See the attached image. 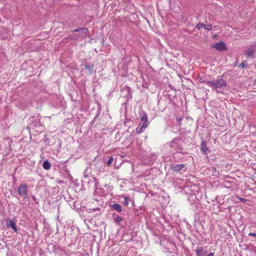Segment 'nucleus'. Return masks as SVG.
Instances as JSON below:
<instances>
[{
	"label": "nucleus",
	"instance_id": "1",
	"mask_svg": "<svg viewBox=\"0 0 256 256\" xmlns=\"http://www.w3.org/2000/svg\"><path fill=\"white\" fill-rule=\"evenodd\" d=\"M17 191L23 199H26L28 198V186L26 184H21L18 186Z\"/></svg>",
	"mask_w": 256,
	"mask_h": 256
},
{
	"label": "nucleus",
	"instance_id": "2",
	"mask_svg": "<svg viewBox=\"0 0 256 256\" xmlns=\"http://www.w3.org/2000/svg\"><path fill=\"white\" fill-rule=\"evenodd\" d=\"M211 47L220 52L226 51L228 50L226 44L222 42H216L215 44L212 45Z\"/></svg>",
	"mask_w": 256,
	"mask_h": 256
},
{
	"label": "nucleus",
	"instance_id": "3",
	"mask_svg": "<svg viewBox=\"0 0 256 256\" xmlns=\"http://www.w3.org/2000/svg\"><path fill=\"white\" fill-rule=\"evenodd\" d=\"M72 32H78L80 36H76V38H82L84 36L88 35V30L87 28H79L72 31Z\"/></svg>",
	"mask_w": 256,
	"mask_h": 256
},
{
	"label": "nucleus",
	"instance_id": "4",
	"mask_svg": "<svg viewBox=\"0 0 256 256\" xmlns=\"http://www.w3.org/2000/svg\"><path fill=\"white\" fill-rule=\"evenodd\" d=\"M170 146L172 148H174L176 150L177 153L181 152L184 149L182 146L178 144L174 140L170 143Z\"/></svg>",
	"mask_w": 256,
	"mask_h": 256
},
{
	"label": "nucleus",
	"instance_id": "5",
	"mask_svg": "<svg viewBox=\"0 0 256 256\" xmlns=\"http://www.w3.org/2000/svg\"><path fill=\"white\" fill-rule=\"evenodd\" d=\"M215 83L216 84V89L226 86V84L223 78H219L215 80Z\"/></svg>",
	"mask_w": 256,
	"mask_h": 256
},
{
	"label": "nucleus",
	"instance_id": "6",
	"mask_svg": "<svg viewBox=\"0 0 256 256\" xmlns=\"http://www.w3.org/2000/svg\"><path fill=\"white\" fill-rule=\"evenodd\" d=\"M85 69H86L88 72V74H92L94 72H95L94 70V66L93 64H90L86 62L84 64Z\"/></svg>",
	"mask_w": 256,
	"mask_h": 256
},
{
	"label": "nucleus",
	"instance_id": "7",
	"mask_svg": "<svg viewBox=\"0 0 256 256\" xmlns=\"http://www.w3.org/2000/svg\"><path fill=\"white\" fill-rule=\"evenodd\" d=\"M196 256H206L208 254L207 251L201 246L198 247L196 250Z\"/></svg>",
	"mask_w": 256,
	"mask_h": 256
},
{
	"label": "nucleus",
	"instance_id": "8",
	"mask_svg": "<svg viewBox=\"0 0 256 256\" xmlns=\"http://www.w3.org/2000/svg\"><path fill=\"white\" fill-rule=\"evenodd\" d=\"M184 166L185 165L184 164H176L172 166H171V169L174 172H179L184 168Z\"/></svg>",
	"mask_w": 256,
	"mask_h": 256
},
{
	"label": "nucleus",
	"instance_id": "9",
	"mask_svg": "<svg viewBox=\"0 0 256 256\" xmlns=\"http://www.w3.org/2000/svg\"><path fill=\"white\" fill-rule=\"evenodd\" d=\"M140 120L143 122V124L146 123V126H148V115L144 111H142L140 113Z\"/></svg>",
	"mask_w": 256,
	"mask_h": 256
},
{
	"label": "nucleus",
	"instance_id": "10",
	"mask_svg": "<svg viewBox=\"0 0 256 256\" xmlns=\"http://www.w3.org/2000/svg\"><path fill=\"white\" fill-rule=\"evenodd\" d=\"M6 226L8 227L10 226L16 232H17L18 228L15 222L12 220H10L6 222Z\"/></svg>",
	"mask_w": 256,
	"mask_h": 256
},
{
	"label": "nucleus",
	"instance_id": "11",
	"mask_svg": "<svg viewBox=\"0 0 256 256\" xmlns=\"http://www.w3.org/2000/svg\"><path fill=\"white\" fill-rule=\"evenodd\" d=\"M147 126H146V123L143 124L142 126H139L136 128V131L137 133L140 134V133L142 132Z\"/></svg>",
	"mask_w": 256,
	"mask_h": 256
},
{
	"label": "nucleus",
	"instance_id": "12",
	"mask_svg": "<svg viewBox=\"0 0 256 256\" xmlns=\"http://www.w3.org/2000/svg\"><path fill=\"white\" fill-rule=\"evenodd\" d=\"M254 54V50L252 48H248L244 53V55L246 58L252 57Z\"/></svg>",
	"mask_w": 256,
	"mask_h": 256
},
{
	"label": "nucleus",
	"instance_id": "13",
	"mask_svg": "<svg viewBox=\"0 0 256 256\" xmlns=\"http://www.w3.org/2000/svg\"><path fill=\"white\" fill-rule=\"evenodd\" d=\"M51 166L50 163L48 160L44 161L42 164L43 168L46 170H50Z\"/></svg>",
	"mask_w": 256,
	"mask_h": 256
},
{
	"label": "nucleus",
	"instance_id": "14",
	"mask_svg": "<svg viewBox=\"0 0 256 256\" xmlns=\"http://www.w3.org/2000/svg\"><path fill=\"white\" fill-rule=\"evenodd\" d=\"M112 208L116 210L118 212H121L122 211V207L118 204H116L112 205Z\"/></svg>",
	"mask_w": 256,
	"mask_h": 256
},
{
	"label": "nucleus",
	"instance_id": "15",
	"mask_svg": "<svg viewBox=\"0 0 256 256\" xmlns=\"http://www.w3.org/2000/svg\"><path fill=\"white\" fill-rule=\"evenodd\" d=\"M202 150L204 152L205 154H206V152H210V150H208L206 143L204 141H203L202 142Z\"/></svg>",
	"mask_w": 256,
	"mask_h": 256
},
{
	"label": "nucleus",
	"instance_id": "16",
	"mask_svg": "<svg viewBox=\"0 0 256 256\" xmlns=\"http://www.w3.org/2000/svg\"><path fill=\"white\" fill-rule=\"evenodd\" d=\"M113 216L115 221L117 222H120L122 220V218L117 214H114Z\"/></svg>",
	"mask_w": 256,
	"mask_h": 256
},
{
	"label": "nucleus",
	"instance_id": "17",
	"mask_svg": "<svg viewBox=\"0 0 256 256\" xmlns=\"http://www.w3.org/2000/svg\"><path fill=\"white\" fill-rule=\"evenodd\" d=\"M124 205L125 206H128V204L129 202L130 201V199L128 197L124 196Z\"/></svg>",
	"mask_w": 256,
	"mask_h": 256
},
{
	"label": "nucleus",
	"instance_id": "18",
	"mask_svg": "<svg viewBox=\"0 0 256 256\" xmlns=\"http://www.w3.org/2000/svg\"><path fill=\"white\" fill-rule=\"evenodd\" d=\"M205 82H206V84H210L216 89V84L215 83V80H208V81H206Z\"/></svg>",
	"mask_w": 256,
	"mask_h": 256
},
{
	"label": "nucleus",
	"instance_id": "19",
	"mask_svg": "<svg viewBox=\"0 0 256 256\" xmlns=\"http://www.w3.org/2000/svg\"><path fill=\"white\" fill-rule=\"evenodd\" d=\"M203 28H204L205 30H211V29H212V24H208V25H206V24H204Z\"/></svg>",
	"mask_w": 256,
	"mask_h": 256
},
{
	"label": "nucleus",
	"instance_id": "20",
	"mask_svg": "<svg viewBox=\"0 0 256 256\" xmlns=\"http://www.w3.org/2000/svg\"><path fill=\"white\" fill-rule=\"evenodd\" d=\"M204 24L202 23H198L196 26V28L198 30H200L201 28L203 27Z\"/></svg>",
	"mask_w": 256,
	"mask_h": 256
},
{
	"label": "nucleus",
	"instance_id": "21",
	"mask_svg": "<svg viewBox=\"0 0 256 256\" xmlns=\"http://www.w3.org/2000/svg\"><path fill=\"white\" fill-rule=\"evenodd\" d=\"M112 161H113V158H112V157H110L109 158V160H108V161L107 162V164L108 166L112 164Z\"/></svg>",
	"mask_w": 256,
	"mask_h": 256
},
{
	"label": "nucleus",
	"instance_id": "22",
	"mask_svg": "<svg viewBox=\"0 0 256 256\" xmlns=\"http://www.w3.org/2000/svg\"><path fill=\"white\" fill-rule=\"evenodd\" d=\"M245 62H243L240 65V66L242 68H244L245 67Z\"/></svg>",
	"mask_w": 256,
	"mask_h": 256
},
{
	"label": "nucleus",
	"instance_id": "23",
	"mask_svg": "<svg viewBox=\"0 0 256 256\" xmlns=\"http://www.w3.org/2000/svg\"><path fill=\"white\" fill-rule=\"evenodd\" d=\"M248 235L250 236H256V234H254V233H252V232H250Z\"/></svg>",
	"mask_w": 256,
	"mask_h": 256
},
{
	"label": "nucleus",
	"instance_id": "24",
	"mask_svg": "<svg viewBox=\"0 0 256 256\" xmlns=\"http://www.w3.org/2000/svg\"><path fill=\"white\" fill-rule=\"evenodd\" d=\"M214 256V253L212 252H210L208 254V256Z\"/></svg>",
	"mask_w": 256,
	"mask_h": 256
},
{
	"label": "nucleus",
	"instance_id": "25",
	"mask_svg": "<svg viewBox=\"0 0 256 256\" xmlns=\"http://www.w3.org/2000/svg\"><path fill=\"white\" fill-rule=\"evenodd\" d=\"M182 120V118H180L178 119V120L180 122V123Z\"/></svg>",
	"mask_w": 256,
	"mask_h": 256
},
{
	"label": "nucleus",
	"instance_id": "26",
	"mask_svg": "<svg viewBox=\"0 0 256 256\" xmlns=\"http://www.w3.org/2000/svg\"><path fill=\"white\" fill-rule=\"evenodd\" d=\"M240 200H241V201H242V202H246V200L244 198H240Z\"/></svg>",
	"mask_w": 256,
	"mask_h": 256
},
{
	"label": "nucleus",
	"instance_id": "27",
	"mask_svg": "<svg viewBox=\"0 0 256 256\" xmlns=\"http://www.w3.org/2000/svg\"><path fill=\"white\" fill-rule=\"evenodd\" d=\"M254 83L256 84V80H255V81H254Z\"/></svg>",
	"mask_w": 256,
	"mask_h": 256
}]
</instances>
